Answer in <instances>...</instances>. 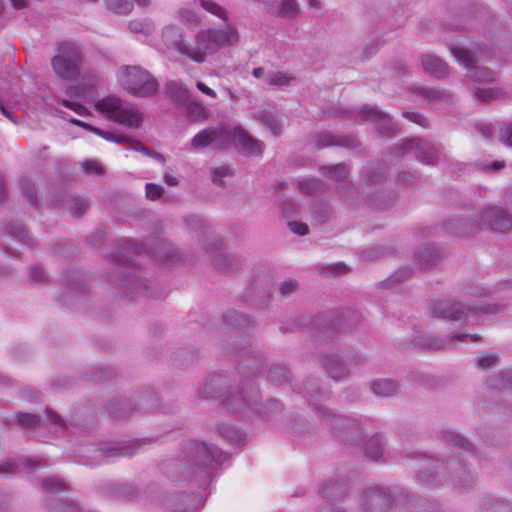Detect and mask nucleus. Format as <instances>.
<instances>
[{
    "label": "nucleus",
    "mask_w": 512,
    "mask_h": 512,
    "mask_svg": "<svg viewBox=\"0 0 512 512\" xmlns=\"http://www.w3.org/2000/svg\"><path fill=\"white\" fill-rule=\"evenodd\" d=\"M222 321L224 325L242 331L254 326V320L250 316L236 310H228L224 313Z\"/></svg>",
    "instance_id": "27"
},
{
    "label": "nucleus",
    "mask_w": 512,
    "mask_h": 512,
    "mask_svg": "<svg viewBox=\"0 0 512 512\" xmlns=\"http://www.w3.org/2000/svg\"><path fill=\"white\" fill-rule=\"evenodd\" d=\"M266 379L272 385L288 387L292 384L293 374L284 364H272L267 371Z\"/></svg>",
    "instance_id": "26"
},
{
    "label": "nucleus",
    "mask_w": 512,
    "mask_h": 512,
    "mask_svg": "<svg viewBox=\"0 0 512 512\" xmlns=\"http://www.w3.org/2000/svg\"><path fill=\"white\" fill-rule=\"evenodd\" d=\"M228 455L212 444L197 440H185L181 446V459H169L161 463V470L174 479H184L206 487L212 481L214 464H221Z\"/></svg>",
    "instance_id": "2"
},
{
    "label": "nucleus",
    "mask_w": 512,
    "mask_h": 512,
    "mask_svg": "<svg viewBox=\"0 0 512 512\" xmlns=\"http://www.w3.org/2000/svg\"><path fill=\"white\" fill-rule=\"evenodd\" d=\"M385 440L383 435L375 434L364 445L365 456L372 461H386L383 454Z\"/></svg>",
    "instance_id": "29"
},
{
    "label": "nucleus",
    "mask_w": 512,
    "mask_h": 512,
    "mask_svg": "<svg viewBox=\"0 0 512 512\" xmlns=\"http://www.w3.org/2000/svg\"><path fill=\"white\" fill-rule=\"evenodd\" d=\"M109 413L116 419L125 418L136 411L133 401L118 400L109 404Z\"/></svg>",
    "instance_id": "37"
},
{
    "label": "nucleus",
    "mask_w": 512,
    "mask_h": 512,
    "mask_svg": "<svg viewBox=\"0 0 512 512\" xmlns=\"http://www.w3.org/2000/svg\"><path fill=\"white\" fill-rule=\"evenodd\" d=\"M320 421L342 441L356 443L361 439L362 429L357 420L335 414L331 409L321 404L310 403Z\"/></svg>",
    "instance_id": "11"
},
{
    "label": "nucleus",
    "mask_w": 512,
    "mask_h": 512,
    "mask_svg": "<svg viewBox=\"0 0 512 512\" xmlns=\"http://www.w3.org/2000/svg\"><path fill=\"white\" fill-rule=\"evenodd\" d=\"M89 203L86 199L75 197L67 200L69 212L74 217H81L87 211Z\"/></svg>",
    "instance_id": "51"
},
{
    "label": "nucleus",
    "mask_w": 512,
    "mask_h": 512,
    "mask_svg": "<svg viewBox=\"0 0 512 512\" xmlns=\"http://www.w3.org/2000/svg\"><path fill=\"white\" fill-rule=\"evenodd\" d=\"M417 145H419L418 138L403 139L393 146L392 153L399 157H403L410 152L416 154Z\"/></svg>",
    "instance_id": "49"
},
{
    "label": "nucleus",
    "mask_w": 512,
    "mask_h": 512,
    "mask_svg": "<svg viewBox=\"0 0 512 512\" xmlns=\"http://www.w3.org/2000/svg\"><path fill=\"white\" fill-rule=\"evenodd\" d=\"M185 103L187 111L193 120L198 121L207 118V110L201 103L195 100H187Z\"/></svg>",
    "instance_id": "56"
},
{
    "label": "nucleus",
    "mask_w": 512,
    "mask_h": 512,
    "mask_svg": "<svg viewBox=\"0 0 512 512\" xmlns=\"http://www.w3.org/2000/svg\"><path fill=\"white\" fill-rule=\"evenodd\" d=\"M294 79L293 76L288 75L284 72H271L265 76V81L268 85L285 86Z\"/></svg>",
    "instance_id": "57"
},
{
    "label": "nucleus",
    "mask_w": 512,
    "mask_h": 512,
    "mask_svg": "<svg viewBox=\"0 0 512 512\" xmlns=\"http://www.w3.org/2000/svg\"><path fill=\"white\" fill-rule=\"evenodd\" d=\"M212 263L216 269L230 272L241 266V259L234 254L218 253L214 256Z\"/></svg>",
    "instance_id": "33"
},
{
    "label": "nucleus",
    "mask_w": 512,
    "mask_h": 512,
    "mask_svg": "<svg viewBox=\"0 0 512 512\" xmlns=\"http://www.w3.org/2000/svg\"><path fill=\"white\" fill-rule=\"evenodd\" d=\"M312 142L318 149L329 146H340L349 149L358 147L359 142L356 137L351 134L336 135L331 132H321L312 136Z\"/></svg>",
    "instance_id": "20"
},
{
    "label": "nucleus",
    "mask_w": 512,
    "mask_h": 512,
    "mask_svg": "<svg viewBox=\"0 0 512 512\" xmlns=\"http://www.w3.org/2000/svg\"><path fill=\"white\" fill-rule=\"evenodd\" d=\"M444 229L453 235L467 236L481 229L478 221V213L472 214H456L447 218L443 222Z\"/></svg>",
    "instance_id": "17"
},
{
    "label": "nucleus",
    "mask_w": 512,
    "mask_h": 512,
    "mask_svg": "<svg viewBox=\"0 0 512 512\" xmlns=\"http://www.w3.org/2000/svg\"><path fill=\"white\" fill-rule=\"evenodd\" d=\"M98 451L107 457L132 456L137 451L135 444L104 443L98 446Z\"/></svg>",
    "instance_id": "31"
},
{
    "label": "nucleus",
    "mask_w": 512,
    "mask_h": 512,
    "mask_svg": "<svg viewBox=\"0 0 512 512\" xmlns=\"http://www.w3.org/2000/svg\"><path fill=\"white\" fill-rule=\"evenodd\" d=\"M324 183L317 178H308L299 182V189L305 194H314L324 190Z\"/></svg>",
    "instance_id": "52"
},
{
    "label": "nucleus",
    "mask_w": 512,
    "mask_h": 512,
    "mask_svg": "<svg viewBox=\"0 0 512 512\" xmlns=\"http://www.w3.org/2000/svg\"><path fill=\"white\" fill-rule=\"evenodd\" d=\"M258 409L262 410L265 414H254V416L269 417L282 410V403L276 399H269L265 404L258 401Z\"/></svg>",
    "instance_id": "58"
},
{
    "label": "nucleus",
    "mask_w": 512,
    "mask_h": 512,
    "mask_svg": "<svg viewBox=\"0 0 512 512\" xmlns=\"http://www.w3.org/2000/svg\"><path fill=\"white\" fill-rule=\"evenodd\" d=\"M441 437L447 444L459 448L460 450L467 452H472L473 450L472 443L454 431H443Z\"/></svg>",
    "instance_id": "39"
},
{
    "label": "nucleus",
    "mask_w": 512,
    "mask_h": 512,
    "mask_svg": "<svg viewBox=\"0 0 512 512\" xmlns=\"http://www.w3.org/2000/svg\"><path fill=\"white\" fill-rule=\"evenodd\" d=\"M56 54L51 59L54 73L63 80H75L80 75L83 53L81 47L69 40L55 44Z\"/></svg>",
    "instance_id": "7"
},
{
    "label": "nucleus",
    "mask_w": 512,
    "mask_h": 512,
    "mask_svg": "<svg viewBox=\"0 0 512 512\" xmlns=\"http://www.w3.org/2000/svg\"><path fill=\"white\" fill-rule=\"evenodd\" d=\"M473 96L476 101L480 103H487L491 100L497 99L500 96V91L493 88H478L472 90Z\"/></svg>",
    "instance_id": "53"
},
{
    "label": "nucleus",
    "mask_w": 512,
    "mask_h": 512,
    "mask_svg": "<svg viewBox=\"0 0 512 512\" xmlns=\"http://www.w3.org/2000/svg\"><path fill=\"white\" fill-rule=\"evenodd\" d=\"M407 458L427 463L424 469L415 474L417 483L426 486L452 485L457 490H468L473 487L475 477L466 465L458 458L434 459L422 452H413Z\"/></svg>",
    "instance_id": "3"
},
{
    "label": "nucleus",
    "mask_w": 512,
    "mask_h": 512,
    "mask_svg": "<svg viewBox=\"0 0 512 512\" xmlns=\"http://www.w3.org/2000/svg\"><path fill=\"white\" fill-rule=\"evenodd\" d=\"M254 119L266 127L275 137L281 134V125L271 112L258 111L254 114Z\"/></svg>",
    "instance_id": "38"
},
{
    "label": "nucleus",
    "mask_w": 512,
    "mask_h": 512,
    "mask_svg": "<svg viewBox=\"0 0 512 512\" xmlns=\"http://www.w3.org/2000/svg\"><path fill=\"white\" fill-rule=\"evenodd\" d=\"M272 7V4H267V8L270 12L280 18H295L300 10V5L297 0H280L274 10Z\"/></svg>",
    "instance_id": "32"
},
{
    "label": "nucleus",
    "mask_w": 512,
    "mask_h": 512,
    "mask_svg": "<svg viewBox=\"0 0 512 512\" xmlns=\"http://www.w3.org/2000/svg\"><path fill=\"white\" fill-rule=\"evenodd\" d=\"M478 221L492 231L507 233L512 230V215L496 206H485L478 212Z\"/></svg>",
    "instance_id": "14"
},
{
    "label": "nucleus",
    "mask_w": 512,
    "mask_h": 512,
    "mask_svg": "<svg viewBox=\"0 0 512 512\" xmlns=\"http://www.w3.org/2000/svg\"><path fill=\"white\" fill-rule=\"evenodd\" d=\"M106 8L119 15H127L133 10V2L130 0H104Z\"/></svg>",
    "instance_id": "48"
},
{
    "label": "nucleus",
    "mask_w": 512,
    "mask_h": 512,
    "mask_svg": "<svg viewBox=\"0 0 512 512\" xmlns=\"http://www.w3.org/2000/svg\"><path fill=\"white\" fill-rule=\"evenodd\" d=\"M120 84L131 95L150 97L156 94L159 84L154 76L146 69L137 65H123L118 71Z\"/></svg>",
    "instance_id": "10"
},
{
    "label": "nucleus",
    "mask_w": 512,
    "mask_h": 512,
    "mask_svg": "<svg viewBox=\"0 0 512 512\" xmlns=\"http://www.w3.org/2000/svg\"><path fill=\"white\" fill-rule=\"evenodd\" d=\"M452 55L467 70V77L478 83H490L495 79V73L487 67L476 66L479 56L476 52L459 45L449 47Z\"/></svg>",
    "instance_id": "12"
},
{
    "label": "nucleus",
    "mask_w": 512,
    "mask_h": 512,
    "mask_svg": "<svg viewBox=\"0 0 512 512\" xmlns=\"http://www.w3.org/2000/svg\"><path fill=\"white\" fill-rule=\"evenodd\" d=\"M320 171L324 176H327L336 181L345 179L349 174V170L344 163L331 166H321Z\"/></svg>",
    "instance_id": "45"
},
{
    "label": "nucleus",
    "mask_w": 512,
    "mask_h": 512,
    "mask_svg": "<svg viewBox=\"0 0 512 512\" xmlns=\"http://www.w3.org/2000/svg\"><path fill=\"white\" fill-rule=\"evenodd\" d=\"M20 189L25 200L31 205H36L37 193L35 186L28 178H22L20 180Z\"/></svg>",
    "instance_id": "55"
},
{
    "label": "nucleus",
    "mask_w": 512,
    "mask_h": 512,
    "mask_svg": "<svg viewBox=\"0 0 512 512\" xmlns=\"http://www.w3.org/2000/svg\"><path fill=\"white\" fill-rule=\"evenodd\" d=\"M360 505L364 512H421L426 502L404 489L392 491L387 487L373 486L363 491Z\"/></svg>",
    "instance_id": "4"
},
{
    "label": "nucleus",
    "mask_w": 512,
    "mask_h": 512,
    "mask_svg": "<svg viewBox=\"0 0 512 512\" xmlns=\"http://www.w3.org/2000/svg\"><path fill=\"white\" fill-rule=\"evenodd\" d=\"M107 489V493L113 497L132 499L137 495V489L130 484H113Z\"/></svg>",
    "instance_id": "44"
},
{
    "label": "nucleus",
    "mask_w": 512,
    "mask_h": 512,
    "mask_svg": "<svg viewBox=\"0 0 512 512\" xmlns=\"http://www.w3.org/2000/svg\"><path fill=\"white\" fill-rule=\"evenodd\" d=\"M239 36L235 26L229 25L226 30L210 28L198 31L195 35V46L192 47L190 60L203 63L207 55L215 53L222 47L238 42Z\"/></svg>",
    "instance_id": "5"
},
{
    "label": "nucleus",
    "mask_w": 512,
    "mask_h": 512,
    "mask_svg": "<svg viewBox=\"0 0 512 512\" xmlns=\"http://www.w3.org/2000/svg\"><path fill=\"white\" fill-rule=\"evenodd\" d=\"M95 108L108 119L133 129L140 128L144 120L143 113L135 105L116 96L98 100Z\"/></svg>",
    "instance_id": "9"
},
{
    "label": "nucleus",
    "mask_w": 512,
    "mask_h": 512,
    "mask_svg": "<svg viewBox=\"0 0 512 512\" xmlns=\"http://www.w3.org/2000/svg\"><path fill=\"white\" fill-rule=\"evenodd\" d=\"M479 339L480 336L478 334H456L444 338H438L434 336H419L414 339L413 345L415 347L427 348L432 350H445L454 347V342L456 340L462 342H475L478 341Z\"/></svg>",
    "instance_id": "18"
},
{
    "label": "nucleus",
    "mask_w": 512,
    "mask_h": 512,
    "mask_svg": "<svg viewBox=\"0 0 512 512\" xmlns=\"http://www.w3.org/2000/svg\"><path fill=\"white\" fill-rule=\"evenodd\" d=\"M488 383L490 387L495 389L512 390V370L503 371L490 377Z\"/></svg>",
    "instance_id": "46"
},
{
    "label": "nucleus",
    "mask_w": 512,
    "mask_h": 512,
    "mask_svg": "<svg viewBox=\"0 0 512 512\" xmlns=\"http://www.w3.org/2000/svg\"><path fill=\"white\" fill-rule=\"evenodd\" d=\"M415 259L421 267L428 269L437 263L440 259V253L433 247L425 246L416 252Z\"/></svg>",
    "instance_id": "36"
},
{
    "label": "nucleus",
    "mask_w": 512,
    "mask_h": 512,
    "mask_svg": "<svg viewBox=\"0 0 512 512\" xmlns=\"http://www.w3.org/2000/svg\"><path fill=\"white\" fill-rule=\"evenodd\" d=\"M161 41L167 50L176 51L190 59L192 47L184 38V31L175 24L166 25L161 31Z\"/></svg>",
    "instance_id": "19"
},
{
    "label": "nucleus",
    "mask_w": 512,
    "mask_h": 512,
    "mask_svg": "<svg viewBox=\"0 0 512 512\" xmlns=\"http://www.w3.org/2000/svg\"><path fill=\"white\" fill-rule=\"evenodd\" d=\"M145 190L147 199L152 201L160 199L164 193V188L161 185L154 183H147Z\"/></svg>",
    "instance_id": "64"
},
{
    "label": "nucleus",
    "mask_w": 512,
    "mask_h": 512,
    "mask_svg": "<svg viewBox=\"0 0 512 512\" xmlns=\"http://www.w3.org/2000/svg\"><path fill=\"white\" fill-rule=\"evenodd\" d=\"M133 403L136 411L149 412L158 405V397L152 391L139 392L134 395Z\"/></svg>",
    "instance_id": "34"
},
{
    "label": "nucleus",
    "mask_w": 512,
    "mask_h": 512,
    "mask_svg": "<svg viewBox=\"0 0 512 512\" xmlns=\"http://www.w3.org/2000/svg\"><path fill=\"white\" fill-rule=\"evenodd\" d=\"M320 361L325 371L335 380H341L349 375L347 366L341 357L335 353L322 355Z\"/></svg>",
    "instance_id": "22"
},
{
    "label": "nucleus",
    "mask_w": 512,
    "mask_h": 512,
    "mask_svg": "<svg viewBox=\"0 0 512 512\" xmlns=\"http://www.w3.org/2000/svg\"><path fill=\"white\" fill-rule=\"evenodd\" d=\"M118 249V252L110 255L112 272L108 276V281L134 295L147 294L148 284L146 280L136 274L130 254L146 251L165 263L175 262L179 259V254L173 245L161 238H153L145 243H137L130 238H123L119 240Z\"/></svg>",
    "instance_id": "1"
},
{
    "label": "nucleus",
    "mask_w": 512,
    "mask_h": 512,
    "mask_svg": "<svg viewBox=\"0 0 512 512\" xmlns=\"http://www.w3.org/2000/svg\"><path fill=\"white\" fill-rule=\"evenodd\" d=\"M359 115L363 121L373 123L378 136L381 138H392L398 133L397 125L392 122L389 115L377 107L365 105L361 108Z\"/></svg>",
    "instance_id": "16"
},
{
    "label": "nucleus",
    "mask_w": 512,
    "mask_h": 512,
    "mask_svg": "<svg viewBox=\"0 0 512 512\" xmlns=\"http://www.w3.org/2000/svg\"><path fill=\"white\" fill-rule=\"evenodd\" d=\"M195 359V354L187 348H178L171 354L173 365L180 369L188 367Z\"/></svg>",
    "instance_id": "40"
},
{
    "label": "nucleus",
    "mask_w": 512,
    "mask_h": 512,
    "mask_svg": "<svg viewBox=\"0 0 512 512\" xmlns=\"http://www.w3.org/2000/svg\"><path fill=\"white\" fill-rule=\"evenodd\" d=\"M418 144L416 148V159L424 164H436L439 160V149L420 138H418Z\"/></svg>",
    "instance_id": "30"
},
{
    "label": "nucleus",
    "mask_w": 512,
    "mask_h": 512,
    "mask_svg": "<svg viewBox=\"0 0 512 512\" xmlns=\"http://www.w3.org/2000/svg\"><path fill=\"white\" fill-rule=\"evenodd\" d=\"M225 139L231 140L236 150L245 157H259L264 150V143L252 137L240 126L227 127L224 130Z\"/></svg>",
    "instance_id": "13"
},
{
    "label": "nucleus",
    "mask_w": 512,
    "mask_h": 512,
    "mask_svg": "<svg viewBox=\"0 0 512 512\" xmlns=\"http://www.w3.org/2000/svg\"><path fill=\"white\" fill-rule=\"evenodd\" d=\"M199 4L204 10L219 17L220 19H223V20L227 19L226 10L222 6H220L218 3H216L212 0H200Z\"/></svg>",
    "instance_id": "59"
},
{
    "label": "nucleus",
    "mask_w": 512,
    "mask_h": 512,
    "mask_svg": "<svg viewBox=\"0 0 512 512\" xmlns=\"http://www.w3.org/2000/svg\"><path fill=\"white\" fill-rule=\"evenodd\" d=\"M17 423L24 429H33L40 425L41 418L31 413H17L15 415Z\"/></svg>",
    "instance_id": "54"
},
{
    "label": "nucleus",
    "mask_w": 512,
    "mask_h": 512,
    "mask_svg": "<svg viewBox=\"0 0 512 512\" xmlns=\"http://www.w3.org/2000/svg\"><path fill=\"white\" fill-rule=\"evenodd\" d=\"M222 436L233 445H242L245 442V435L233 427H224Z\"/></svg>",
    "instance_id": "60"
},
{
    "label": "nucleus",
    "mask_w": 512,
    "mask_h": 512,
    "mask_svg": "<svg viewBox=\"0 0 512 512\" xmlns=\"http://www.w3.org/2000/svg\"><path fill=\"white\" fill-rule=\"evenodd\" d=\"M222 349L226 354H240L242 357L238 366L240 374H256L261 370L262 355L250 351L243 343L234 342L232 345L224 343Z\"/></svg>",
    "instance_id": "15"
},
{
    "label": "nucleus",
    "mask_w": 512,
    "mask_h": 512,
    "mask_svg": "<svg viewBox=\"0 0 512 512\" xmlns=\"http://www.w3.org/2000/svg\"><path fill=\"white\" fill-rule=\"evenodd\" d=\"M53 250L56 254L70 257L77 253V248L68 241H59L53 247Z\"/></svg>",
    "instance_id": "61"
},
{
    "label": "nucleus",
    "mask_w": 512,
    "mask_h": 512,
    "mask_svg": "<svg viewBox=\"0 0 512 512\" xmlns=\"http://www.w3.org/2000/svg\"><path fill=\"white\" fill-rule=\"evenodd\" d=\"M210 171H211L212 182L216 186L221 187V188L225 187V182H224L223 178L233 176L232 169L227 165L212 167Z\"/></svg>",
    "instance_id": "50"
},
{
    "label": "nucleus",
    "mask_w": 512,
    "mask_h": 512,
    "mask_svg": "<svg viewBox=\"0 0 512 512\" xmlns=\"http://www.w3.org/2000/svg\"><path fill=\"white\" fill-rule=\"evenodd\" d=\"M227 127L217 129L208 127L198 132L191 140V146L195 149L205 148L213 143L217 146L218 140L225 139L224 130Z\"/></svg>",
    "instance_id": "24"
},
{
    "label": "nucleus",
    "mask_w": 512,
    "mask_h": 512,
    "mask_svg": "<svg viewBox=\"0 0 512 512\" xmlns=\"http://www.w3.org/2000/svg\"><path fill=\"white\" fill-rule=\"evenodd\" d=\"M484 512H512L510 502L502 499L485 498L481 503Z\"/></svg>",
    "instance_id": "42"
},
{
    "label": "nucleus",
    "mask_w": 512,
    "mask_h": 512,
    "mask_svg": "<svg viewBox=\"0 0 512 512\" xmlns=\"http://www.w3.org/2000/svg\"><path fill=\"white\" fill-rule=\"evenodd\" d=\"M411 91L423 97L424 100L428 101L430 104H451L453 103L454 97L447 90L438 88V87H413Z\"/></svg>",
    "instance_id": "23"
},
{
    "label": "nucleus",
    "mask_w": 512,
    "mask_h": 512,
    "mask_svg": "<svg viewBox=\"0 0 512 512\" xmlns=\"http://www.w3.org/2000/svg\"><path fill=\"white\" fill-rule=\"evenodd\" d=\"M42 487L46 492H60L65 490V484L56 477L46 478L42 481Z\"/></svg>",
    "instance_id": "62"
},
{
    "label": "nucleus",
    "mask_w": 512,
    "mask_h": 512,
    "mask_svg": "<svg viewBox=\"0 0 512 512\" xmlns=\"http://www.w3.org/2000/svg\"><path fill=\"white\" fill-rule=\"evenodd\" d=\"M299 288V284L295 279L289 278L279 284V293L283 297H288L295 293Z\"/></svg>",
    "instance_id": "63"
},
{
    "label": "nucleus",
    "mask_w": 512,
    "mask_h": 512,
    "mask_svg": "<svg viewBox=\"0 0 512 512\" xmlns=\"http://www.w3.org/2000/svg\"><path fill=\"white\" fill-rule=\"evenodd\" d=\"M371 390L380 397H390L399 391V384L392 379H379L370 383Z\"/></svg>",
    "instance_id": "35"
},
{
    "label": "nucleus",
    "mask_w": 512,
    "mask_h": 512,
    "mask_svg": "<svg viewBox=\"0 0 512 512\" xmlns=\"http://www.w3.org/2000/svg\"><path fill=\"white\" fill-rule=\"evenodd\" d=\"M166 92L172 100L179 103H185L189 98L187 89L183 84L176 81H170L166 84Z\"/></svg>",
    "instance_id": "43"
},
{
    "label": "nucleus",
    "mask_w": 512,
    "mask_h": 512,
    "mask_svg": "<svg viewBox=\"0 0 512 512\" xmlns=\"http://www.w3.org/2000/svg\"><path fill=\"white\" fill-rule=\"evenodd\" d=\"M259 389L254 382L247 381L229 390L223 400L225 409L230 414L252 417L254 414H265L258 409Z\"/></svg>",
    "instance_id": "8"
},
{
    "label": "nucleus",
    "mask_w": 512,
    "mask_h": 512,
    "mask_svg": "<svg viewBox=\"0 0 512 512\" xmlns=\"http://www.w3.org/2000/svg\"><path fill=\"white\" fill-rule=\"evenodd\" d=\"M420 62L424 72L433 77L442 78L449 72L448 65L434 54H422L420 56Z\"/></svg>",
    "instance_id": "25"
},
{
    "label": "nucleus",
    "mask_w": 512,
    "mask_h": 512,
    "mask_svg": "<svg viewBox=\"0 0 512 512\" xmlns=\"http://www.w3.org/2000/svg\"><path fill=\"white\" fill-rule=\"evenodd\" d=\"M6 232L11 237H14L18 241L24 243L25 245H30L32 239L29 237L27 230L20 223L11 222L6 226Z\"/></svg>",
    "instance_id": "47"
},
{
    "label": "nucleus",
    "mask_w": 512,
    "mask_h": 512,
    "mask_svg": "<svg viewBox=\"0 0 512 512\" xmlns=\"http://www.w3.org/2000/svg\"><path fill=\"white\" fill-rule=\"evenodd\" d=\"M347 483L343 480H333L321 486V494L324 500L331 502L342 500L347 494Z\"/></svg>",
    "instance_id": "28"
},
{
    "label": "nucleus",
    "mask_w": 512,
    "mask_h": 512,
    "mask_svg": "<svg viewBox=\"0 0 512 512\" xmlns=\"http://www.w3.org/2000/svg\"><path fill=\"white\" fill-rule=\"evenodd\" d=\"M229 379L223 374L210 375L198 389L201 398H217L229 392Z\"/></svg>",
    "instance_id": "21"
},
{
    "label": "nucleus",
    "mask_w": 512,
    "mask_h": 512,
    "mask_svg": "<svg viewBox=\"0 0 512 512\" xmlns=\"http://www.w3.org/2000/svg\"><path fill=\"white\" fill-rule=\"evenodd\" d=\"M48 507L54 512H81L78 503L61 498H50Z\"/></svg>",
    "instance_id": "41"
},
{
    "label": "nucleus",
    "mask_w": 512,
    "mask_h": 512,
    "mask_svg": "<svg viewBox=\"0 0 512 512\" xmlns=\"http://www.w3.org/2000/svg\"><path fill=\"white\" fill-rule=\"evenodd\" d=\"M430 313L433 317L452 321L467 320L480 313L498 314L504 307L498 304L469 305L452 299L435 300L430 304Z\"/></svg>",
    "instance_id": "6"
}]
</instances>
